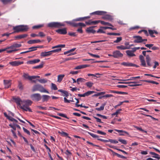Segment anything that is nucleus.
<instances>
[{"mask_svg": "<svg viewBox=\"0 0 160 160\" xmlns=\"http://www.w3.org/2000/svg\"><path fill=\"white\" fill-rule=\"evenodd\" d=\"M28 29V28L27 26L21 25L17 26L14 27L13 29L14 30L13 33H18L20 32H23L27 31Z\"/></svg>", "mask_w": 160, "mask_h": 160, "instance_id": "nucleus-1", "label": "nucleus"}, {"mask_svg": "<svg viewBox=\"0 0 160 160\" xmlns=\"http://www.w3.org/2000/svg\"><path fill=\"white\" fill-rule=\"evenodd\" d=\"M32 92L39 91L41 92L49 93L48 91L42 85L39 84H37L34 85L32 88Z\"/></svg>", "mask_w": 160, "mask_h": 160, "instance_id": "nucleus-2", "label": "nucleus"}, {"mask_svg": "<svg viewBox=\"0 0 160 160\" xmlns=\"http://www.w3.org/2000/svg\"><path fill=\"white\" fill-rule=\"evenodd\" d=\"M65 26L64 23L58 22H52L48 24V26L50 28H59Z\"/></svg>", "mask_w": 160, "mask_h": 160, "instance_id": "nucleus-3", "label": "nucleus"}, {"mask_svg": "<svg viewBox=\"0 0 160 160\" xmlns=\"http://www.w3.org/2000/svg\"><path fill=\"white\" fill-rule=\"evenodd\" d=\"M75 21H76L74 20V19H73V20L70 21H66L65 22L74 27H77L78 26L85 27L86 26V25L83 23L79 22L76 23L75 22Z\"/></svg>", "mask_w": 160, "mask_h": 160, "instance_id": "nucleus-4", "label": "nucleus"}, {"mask_svg": "<svg viewBox=\"0 0 160 160\" xmlns=\"http://www.w3.org/2000/svg\"><path fill=\"white\" fill-rule=\"evenodd\" d=\"M65 46V44H60L52 47V49L56 48H57V49L51 50L52 53L59 52L61 50L62 48H64Z\"/></svg>", "mask_w": 160, "mask_h": 160, "instance_id": "nucleus-5", "label": "nucleus"}, {"mask_svg": "<svg viewBox=\"0 0 160 160\" xmlns=\"http://www.w3.org/2000/svg\"><path fill=\"white\" fill-rule=\"evenodd\" d=\"M30 98L34 101H39L41 99V96L40 94L38 93H34L30 96Z\"/></svg>", "mask_w": 160, "mask_h": 160, "instance_id": "nucleus-6", "label": "nucleus"}, {"mask_svg": "<svg viewBox=\"0 0 160 160\" xmlns=\"http://www.w3.org/2000/svg\"><path fill=\"white\" fill-rule=\"evenodd\" d=\"M113 57L114 58H122L123 56V54L119 51L115 50L113 52Z\"/></svg>", "mask_w": 160, "mask_h": 160, "instance_id": "nucleus-7", "label": "nucleus"}, {"mask_svg": "<svg viewBox=\"0 0 160 160\" xmlns=\"http://www.w3.org/2000/svg\"><path fill=\"white\" fill-rule=\"evenodd\" d=\"M3 83L5 88H9L11 86L12 84V80H4Z\"/></svg>", "mask_w": 160, "mask_h": 160, "instance_id": "nucleus-8", "label": "nucleus"}, {"mask_svg": "<svg viewBox=\"0 0 160 160\" xmlns=\"http://www.w3.org/2000/svg\"><path fill=\"white\" fill-rule=\"evenodd\" d=\"M23 63V62L19 61H14L11 62H9V64L12 66H17L22 64Z\"/></svg>", "mask_w": 160, "mask_h": 160, "instance_id": "nucleus-9", "label": "nucleus"}, {"mask_svg": "<svg viewBox=\"0 0 160 160\" xmlns=\"http://www.w3.org/2000/svg\"><path fill=\"white\" fill-rule=\"evenodd\" d=\"M32 102L31 100H23L22 102V105L29 107L31 105Z\"/></svg>", "mask_w": 160, "mask_h": 160, "instance_id": "nucleus-10", "label": "nucleus"}, {"mask_svg": "<svg viewBox=\"0 0 160 160\" xmlns=\"http://www.w3.org/2000/svg\"><path fill=\"white\" fill-rule=\"evenodd\" d=\"M136 39L134 40V43H140L142 42V39L141 37L139 36H136L133 37Z\"/></svg>", "mask_w": 160, "mask_h": 160, "instance_id": "nucleus-11", "label": "nucleus"}, {"mask_svg": "<svg viewBox=\"0 0 160 160\" xmlns=\"http://www.w3.org/2000/svg\"><path fill=\"white\" fill-rule=\"evenodd\" d=\"M56 32L58 33L61 34L65 35L67 33V29L65 28L62 29H58L56 30Z\"/></svg>", "mask_w": 160, "mask_h": 160, "instance_id": "nucleus-12", "label": "nucleus"}, {"mask_svg": "<svg viewBox=\"0 0 160 160\" xmlns=\"http://www.w3.org/2000/svg\"><path fill=\"white\" fill-rule=\"evenodd\" d=\"M107 13V12L104 11H98L91 13V15L96 14L99 15H104Z\"/></svg>", "mask_w": 160, "mask_h": 160, "instance_id": "nucleus-13", "label": "nucleus"}, {"mask_svg": "<svg viewBox=\"0 0 160 160\" xmlns=\"http://www.w3.org/2000/svg\"><path fill=\"white\" fill-rule=\"evenodd\" d=\"M50 98V97L48 95H43L41 96V99L42 101L44 102H47Z\"/></svg>", "mask_w": 160, "mask_h": 160, "instance_id": "nucleus-14", "label": "nucleus"}, {"mask_svg": "<svg viewBox=\"0 0 160 160\" xmlns=\"http://www.w3.org/2000/svg\"><path fill=\"white\" fill-rule=\"evenodd\" d=\"M52 54L51 51L47 52H42L41 53V56L43 57H45L48 56Z\"/></svg>", "mask_w": 160, "mask_h": 160, "instance_id": "nucleus-15", "label": "nucleus"}, {"mask_svg": "<svg viewBox=\"0 0 160 160\" xmlns=\"http://www.w3.org/2000/svg\"><path fill=\"white\" fill-rule=\"evenodd\" d=\"M13 99L14 100L15 102L18 105H22V101L21 99L19 97L13 98Z\"/></svg>", "mask_w": 160, "mask_h": 160, "instance_id": "nucleus-16", "label": "nucleus"}, {"mask_svg": "<svg viewBox=\"0 0 160 160\" xmlns=\"http://www.w3.org/2000/svg\"><path fill=\"white\" fill-rule=\"evenodd\" d=\"M92 27H89L87 28L86 29V32L88 33H95L96 32V31L92 28Z\"/></svg>", "mask_w": 160, "mask_h": 160, "instance_id": "nucleus-17", "label": "nucleus"}, {"mask_svg": "<svg viewBox=\"0 0 160 160\" xmlns=\"http://www.w3.org/2000/svg\"><path fill=\"white\" fill-rule=\"evenodd\" d=\"M22 45L20 44L14 43L9 47L7 48L8 49H13L15 48H19L21 47Z\"/></svg>", "mask_w": 160, "mask_h": 160, "instance_id": "nucleus-18", "label": "nucleus"}, {"mask_svg": "<svg viewBox=\"0 0 160 160\" xmlns=\"http://www.w3.org/2000/svg\"><path fill=\"white\" fill-rule=\"evenodd\" d=\"M146 59L147 65L149 67L152 66V64L150 63L151 59L149 55H147L146 56Z\"/></svg>", "mask_w": 160, "mask_h": 160, "instance_id": "nucleus-19", "label": "nucleus"}, {"mask_svg": "<svg viewBox=\"0 0 160 160\" xmlns=\"http://www.w3.org/2000/svg\"><path fill=\"white\" fill-rule=\"evenodd\" d=\"M40 61V60L39 59H35L29 61L27 62V63L28 64H32L39 62Z\"/></svg>", "mask_w": 160, "mask_h": 160, "instance_id": "nucleus-20", "label": "nucleus"}, {"mask_svg": "<svg viewBox=\"0 0 160 160\" xmlns=\"http://www.w3.org/2000/svg\"><path fill=\"white\" fill-rule=\"evenodd\" d=\"M148 32L150 35L152 37H155V36L153 35L154 33L157 34H158V32L155 30H152L150 29H149Z\"/></svg>", "mask_w": 160, "mask_h": 160, "instance_id": "nucleus-21", "label": "nucleus"}, {"mask_svg": "<svg viewBox=\"0 0 160 160\" xmlns=\"http://www.w3.org/2000/svg\"><path fill=\"white\" fill-rule=\"evenodd\" d=\"M41 42V41L39 39L37 40H31L28 41V43L29 44H32L39 43Z\"/></svg>", "mask_w": 160, "mask_h": 160, "instance_id": "nucleus-22", "label": "nucleus"}, {"mask_svg": "<svg viewBox=\"0 0 160 160\" xmlns=\"http://www.w3.org/2000/svg\"><path fill=\"white\" fill-rule=\"evenodd\" d=\"M28 36V35L27 34H21L16 36L15 37V38L16 40L17 39H21L22 38H26Z\"/></svg>", "mask_w": 160, "mask_h": 160, "instance_id": "nucleus-23", "label": "nucleus"}, {"mask_svg": "<svg viewBox=\"0 0 160 160\" xmlns=\"http://www.w3.org/2000/svg\"><path fill=\"white\" fill-rule=\"evenodd\" d=\"M129 82V84H130L128 85V86L129 87H136L142 85V84H137V82Z\"/></svg>", "mask_w": 160, "mask_h": 160, "instance_id": "nucleus-24", "label": "nucleus"}, {"mask_svg": "<svg viewBox=\"0 0 160 160\" xmlns=\"http://www.w3.org/2000/svg\"><path fill=\"white\" fill-rule=\"evenodd\" d=\"M102 18L104 20H111L112 19V16L109 15H106L102 17Z\"/></svg>", "mask_w": 160, "mask_h": 160, "instance_id": "nucleus-25", "label": "nucleus"}, {"mask_svg": "<svg viewBox=\"0 0 160 160\" xmlns=\"http://www.w3.org/2000/svg\"><path fill=\"white\" fill-rule=\"evenodd\" d=\"M20 106L21 108L25 111H29L30 112H32L31 109L29 107L22 105H21Z\"/></svg>", "mask_w": 160, "mask_h": 160, "instance_id": "nucleus-26", "label": "nucleus"}, {"mask_svg": "<svg viewBox=\"0 0 160 160\" xmlns=\"http://www.w3.org/2000/svg\"><path fill=\"white\" fill-rule=\"evenodd\" d=\"M126 53L129 57H132L135 56V55L132 51L127 50L126 51Z\"/></svg>", "mask_w": 160, "mask_h": 160, "instance_id": "nucleus-27", "label": "nucleus"}, {"mask_svg": "<svg viewBox=\"0 0 160 160\" xmlns=\"http://www.w3.org/2000/svg\"><path fill=\"white\" fill-rule=\"evenodd\" d=\"M121 65L127 67H132L134 65L133 63L129 62H123Z\"/></svg>", "mask_w": 160, "mask_h": 160, "instance_id": "nucleus-28", "label": "nucleus"}, {"mask_svg": "<svg viewBox=\"0 0 160 160\" xmlns=\"http://www.w3.org/2000/svg\"><path fill=\"white\" fill-rule=\"evenodd\" d=\"M116 48L118 49H120L121 50H125L130 49L129 46H125L122 45L117 46Z\"/></svg>", "mask_w": 160, "mask_h": 160, "instance_id": "nucleus-29", "label": "nucleus"}, {"mask_svg": "<svg viewBox=\"0 0 160 160\" xmlns=\"http://www.w3.org/2000/svg\"><path fill=\"white\" fill-rule=\"evenodd\" d=\"M86 80L82 78H79L77 79V82L78 84H79L80 83L84 82Z\"/></svg>", "mask_w": 160, "mask_h": 160, "instance_id": "nucleus-30", "label": "nucleus"}, {"mask_svg": "<svg viewBox=\"0 0 160 160\" xmlns=\"http://www.w3.org/2000/svg\"><path fill=\"white\" fill-rule=\"evenodd\" d=\"M149 153L152 156V157L157 158L159 159L160 158V157H159V155L154 152H150Z\"/></svg>", "mask_w": 160, "mask_h": 160, "instance_id": "nucleus-31", "label": "nucleus"}, {"mask_svg": "<svg viewBox=\"0 0 160 160\" xmlns=\"http://www.w3.org/2000/svg\"><path fill=\"white\" fill-rule=\"evenodd\" d=\"M58 91L59 92H61L64 94V96L68 97V92L66 91L63 90L62 89H59Z\"/></svg>", "mask_w": 160, "mask_h": 160, "instance_id": "nucleus-32", "label": "nucleus"}, {"mask_svg": "<svg viewBox=\"0 0 160 160\" xmlns=\"http://www.w3.org/2000/svg\"><path fill=\"white\" fill-rule=\"evenodd\" d=\"M1 1L4 4H10L13 2V0H1Z\"/></svg>", "mask_w": 160, "mask_h": 160, "instance_id": "nucleus-33", "label": "nucleus"}, {"mask_svg": "<svg viewBox=\"0 0 160 160\" xmlns=\"http://www.w3.org/2000/svg\"><path fill=\"white\" fill-rule=\"evenodd\" d=\"M88 66L87 65H79L77 67H76L74 69H80L82 68H86L88 67Z\"/></svg>", "mask_w": 160, "mask_h": 160, "instance_id": "nucleus-34", "label": "nucleus"}, {"mask_svg": "<svg viewBox=\"0 0 160 160\" xmlns=\"http://www.w3.org/2000/svg\"><path fill=\"white\" fill-rule=\"evenodd\" d=\"M64 76L65 75L64 74H61L58 75V76L57 82H61Z\"/></svg>", "mask_w": 160, "mask_h": 160, "instance_id": "nucleus-35", "label": "nucleus"}, {"mask_svg": "<svg viewBox=\"0 0 160 160\" xmlns=\"http://www.w3.org/2000/svg\"><path fill=\"white\" fill-rule=\"evenodd\" d=\"M40 47L39 46H38L36 47H32L28 48V49L29 51V52L37 50L38 48L40 47Z\"/></svg>", "mask_w": 160, "mask_h": 160, "instance_id": "nucleus-36", "label": "nucleus"}, {"mask_svg": "<svg viewBox=\"0 0 160 160\" xmlns=\"http://www.w3.org/2000/svg\"><path fill=\"white\" fill-rule=\"evenodd\" d=\"M23 77L26 79H28L30 80H32V76H29L28 74L26 73H24L23 74Z\"/></svg>", "mask_w": 160, "mask_h": 160, "instance_id": "nucleus-37", "label": "nucleus"}, {"mask_svg": "<svg viewBox=\"0 0 160 160\" xmlns=\"http://www.w3.org/2000/svg\"><path fill=\"white\" fill-rule=\"evenodd\" d=\"M105 105V104H102V105L100 108H95V110L98 111H102L104 109V106Z\"/></svg>", "mask_w": 160, "mask_h": 160, "instance_id": "nucleus-38", "label": "nucleus"}, {"mask_svg": "<svg viewBox=\"0 0 160 160\" xmlns=\"http://www.w3.org/2000/svg\"><path fill=\"white\" fill-rule=\"evenodd\" d=\"M44 26V24H40L34 26L32 27V28L33 29H38L39 28H42Z\"/></svg>", "mask_w": 160, "mask_h": 160, "instance_id": "nucleus-39", "label": "nucleus"}, {"mask_svg": "<svg viewBox=\"0 0 160 160\" xmlns=\"http://www.w3.org/2000/svg\"><path fill=\"white\" fill-rule=\"evenodd\" d=\"M111 92L116 93L118 94H124V95H127L128 94V93L126 92H119V91H112Z\"/></svg>", "mask_w": 160, "mask_h": 160, "instance_id": "nucleus-40", "label": "nucleus"}, {"mask_svg": "<svg viewBox=\"0 0 160 160\" xmlns=\"http://www.w3.org/2000/svg\"><path fill=\"white\" fill-rule=\"evenodd\" d=\"M100 22L101 23V24L103 25H108L110 26H112V27L113 26L111 24H110L108 22H104V21L100 20Z\"/></svg>", "mask_w": 160, "mask_h": 160, "instance_id": "nucleus-41", "label": "nucleus"}, {"mask_svg": "<svg viewBox=\"0 0 160 160\" xmlns=\"http://www.w3.org/2000/svg\"><path fill=\"white\" fill-rule=\"evenodd\" d=\"M87 132L88 134H89L90 135H91L92 137H93L94 138H97V139L99 138H98L100 137L99 136H98L96 134H94L93 133H92L90 132Z\"/></svg>", "mask_w": 160, "mask_h": 160, "instance_id": "nucleus-42", "label": "nucleus"}, {"mask_svg": "<svg viewBox=\"0 0 160 160\" xmlns=\"http://www.w3.org/2000/svg\"><path fill=\"white\" fill-rule=\"evenodd\" d=\"M37 80L41 83H46L48 81L47 80L44 79H37Z\"/></svg>", "mask_w": 160, "mask_h": 160, "instance_id": "nucleus-43", "label": "nucleus"}, {"mask_svg": "<svg viewBox=\"0 0 160 160\" xmlns=\"http://www.w3.org/2000/svg\"><path fill=\"white\" fill-rule=\"evenodd\" d=\"M115 155H116L118 157L121 158H123V159H126V158L125 157L121 155H120L118 153H117L116 152H115V153H114V155H113V156H114Z\"/></svg>", "mask_w": 160, "mask_h": 160, "instance_id": "nucleus-44", "label": "nucleus"}, {"mask_svg": "<svg viewBox=\"0 0 160 160\" xmlns=\"http://www.w3.org/2000/svg\"><path fill=\"white\" fill-rule=\"evenodd\" d=\"M93 84V83L92 82H87L85 83V85L87 86V87L90 88Z\"/></svg>", "mask_w": 160, "mask_h": 160, "instance_id": "nucleus-45", "label": "nucleus"}, {"mask_svg": "<svg viewBox=\"0 0 160 160\" xmlns=\"http://www.w3.org/2000/svg\"><path fill=\"white\" fill-rule=\"evenodd\" d=\"M43 62H42V63L41 64H40L33 67V68H34V69L41 68L43 67Z\"/></svg>", "mask_w": 160, "mask_h": 160, "instance_id": "nucleus-46", "label": "nucleus"}, {"mask_svg": "<svg viewBox=\"0 0 160 160\" xmlns=\"http://www.w3.org/2000/svg\"><path fill=\"white\" fill-rule=\"evenodd\" d=\"M122 39V38L121 37H117V39L114 41V43H118Z\"/></svg>", "mask_w": 160, "mask_h": 160, "instance_id": "nucleus-47", "label": "nucleus"}, {"mask_svg": "<svg viewBox=\"0 0 160 160\" xmlns=\"http://www.w3.org/2000/svg\"><path fill=\"white\" fill-rule=\"evenodd\" d=\"M135 128L137 129V130L141 131L143 132L147 133V131L142 129L141 127H139L137 126H135L134 127Z\"/></svg>", "mask_w": 160, "mask_h": 160, "instance_id": "nucleus-48", "label": "nucleus"}, {"mask_svg": "<svg viewBox=\"0 0 160 160\" xmlns=\"http://www.w3.org/2000/svg\"><path fill=\"white\" fill-rule=\"evenodd\" d=\"M51 89H53L55 90H57L58 89V88L55 84L52 83L51 84Z\"/></svg>", "mask_w": 160, "mask_h": 160, "instance_id": "nucleus-49", "label": "nucleus"}, {"mask_svg": "<svg viewBox=\"0 0 160 160\" xmlns=\"http://www.w3.org/2000/svg\"><path fill=\"white\" fill-rule=\"evenodd\" d=\"M114 130L115 131H116L118 132H124V133H126V134H127V135H129V133L126 132V131H123V130H118V129H114Z\"/></svg>", "mask_w": 160, "mask_h": 160, "instance_id": "nucleus-50", "label": "nucleus"}, {"mask_svg": "<svg viewBox=\"0 0 160 160\" xmlns=\"http://www.w3.org/2000/svg\"><path fill=\"white\" fill-rule=\"evenodd\" d=\"M107 34L109 35H114V36H119L120 34L118 33H111L108 32L107 33Z\"/></svg>", "mask_w": 160, "mask_h": 160, "instance_id": "nucleus-51", "label": "nucleus"}, {"mask_svg": "<svg viewBox=\"0 0 160 160\" xmlns=\"http://www.w3.org/2000/svg\"><path fill=\"white\" fill-rule=\"evenodd\" d=\"M85 20V17L79 18H78L74 19V20L76 21H83Z\"/></svg>", "mask_w": 160, "mask_h": 160, "instance_id": "nucleus-52", "label": "nucleus"}, {"mask_svg": "<svg viewBox=\"0 0 160 160\" xmlns=\"http://www.w3.org/2000/svg\"><path fill=\"white\" fill-rule=\"evenodd\" d=\"M109 141L112 143L116 144L118 143V141L115 139H109Z\"/></svg>", "mask_w": 160, "mask_h": 160, "instance_id": "nucleus-53", "label": "nucleus"}, {"mask_svg": "<svg viewBox=\"0 0 160 160\" xmlns=\"http://www.w3.org/2000/svg\"><path fill=\"white\" fill-rule=\"evenodd\" d=\"M103 28H101V27H100L97 32L98 33H105V32L103 31Z\"/></svg>", "mask_w": 160, "mask_h": 160, "instance_id": "nucleus-54", "label": "nucleus"}, {"mask_svg": "<svg viewBox=\"0 0 160 160\" xmlns=\"http://www.w3.org/2000/svg\"><path fill=\"white\" fill-rule=\"evenodd\" d=\"M95 92L94 91H88L85 93L86 96H88L90 94L94 93Z\"/></svg>", "mask_w": 160, "mask_h": 160, "instance_id": "nucleus-55", "label": "nucleus"}, {"mask_svg": "<svg viewBox=\"0 0 160 160\" xmlns=\"http://www.w3.org/2000/svg\"><path fill=\"white\" fill-rule=\"evenodd\" d=\"M57 114L60 116L64 117L67 119H69V118L65 114L62 113H58Z\"/></svg>", "mask_w": 160, "mask_h": 160, "instance_id": "nucleus-56", "label": "nucleus"}, {"mask_svg": "<svg viewBox=\"0 0 160 160\" xmlns=\"http://www.w3.org/2000/svg\"><path fill=\"white\" fill-rule=\"evenodd\" d=\"M118 141L124 144H127V142L126 140L119 139H118Z\"/></svg>", "mask_w": 160, "mask_h": 160, "instance_id": "nucleus-57", "label": "nucleus"}, {"mask_svg": "<svg viewBox=\"0 0 160 160\" xmlns=\"http://www.w3.org/2000/svg\"><path fill=\"white\" fill-rule=\"evenodd\" d=\"M75 105L76 107H83L85 108H88V106H83L82 104H75Z\"/></svg>", "mask_w": 160, "mask_h": 160, "instance_id": "nucleus-58", "label": "nucleus"}, {"mask_svg": "<svg viewBox=\"0 0 160 160\" xmlns=\"http://www.w3.org/2000/svg\"><path fill=\"white\" fill-rule=\"evenodd\" d=\"M88 54L89 55H90V56H91L92 57H95V58H100V56L98 55L94 54H92L90 53H89Z\"/></svg>", "mask_w": 160, "mask_h": 160, "instance_id": "nucleus-59", "label": "nucleus"}, {"mask_svg": "<svg viewBox=\"0 0 160 160\" xmlns=\"http://www.w3.org/2000/svg\"><path fill=\"white\" fill-rule=\"evenodd\" d=\"M37 108H39V109H42V110H46L47 109V108L46 107H43L41 106H37Z\"/></svg>", "mask_w": 160, "mask_h": 160, "instance_id": "nucleus-60", "label": "nucleus"}, {"mask_svg": "<svg viewBox=\"0 0 160 160\" xmlns=\"http://www.w3.org/2000/svg\"><path fill=\"white\" fill-rule=\"evenodd\" d=\"M22 128L24 132L27 133L29 135H30V132L27 129H26V128L24 127H23Z\"/></svg>", "mask_w": 160, "mask_h": 160, "instance_id": "nucleus-61", "label": "nucleus"}, {"mask_svg": "<svg viewBox=\"0 0 160 160\" xmlns=\"http://www.w3.org/2000/svg\"><path fill=\"white\" fill-rule=\"evenodd\" d=\"M18 88L20 89L21 90H22L23 88V87L22 86V83L21 82H19V84L18 85Z\"/></svg>", "mask_w": 160, "mask_h": 160, "instance_id": "nucleus-62", "label": "nucleus"}, {"mask_svg": "<svg viewBox=\"0 0 160 160\" xmlns=\"http://www.w3.org/2000/svg\"><path fill=\"white\" fill-rule=\"evenodd\" d=\"M141 65L144 67H146V63L145 60L141 61Z\"/></svg>", "mask_w": 160, "mask_h": 160, "instance_id": "nucleus-63", "label": "nucleus"}, {"mask_svg": "<svg viewBox=\"0 0 160 160\" xmlns=\"http://www.w3.org/2000/svg\"><path fill=\"white\" fill-rule=\"evenodd\" d=\"M77 31L80 33H82L83 32V30L82 27L79 28L77 30Z\"/></svg>", "mask_w": 160, "mask_h": 160, "instance_id": "nucleus-64", "label": "nucleus"}]
</instances>
